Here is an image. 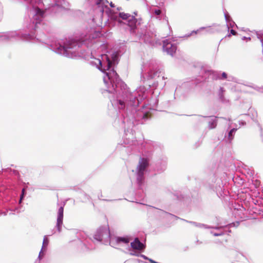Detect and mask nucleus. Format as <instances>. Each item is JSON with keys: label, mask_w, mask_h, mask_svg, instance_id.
I'll return each mask as SVG.
<instances>
[{"label": "nucleus", "mask_w": 263, "mask_h": 263, "mask_svg": "<svg viewBox=\"0 0 263 263\" xmlns=\"http://www.w3.org/2000/svg\"><path fill=\"white\" fill-rule=\"evenodd\" d=\"M163 49L168 54L172 55L175 53L177 47L175 44H173L168 40H165L163 41Z\"/></svg>", "instance_id": "f257e3e1"}, {"label": "nucleus", "mask_w": 263, "mask_h": 263, "mask_svg": "<svg viewBox=\"0 0 263 263\" xmlns=\"http://www.w3.org/2000/svg\"><path fill=\"white\" fill-rule=\"evenodd\" d=\"M148 161L146 159L142 158L141 159L139 162L138 165V176L139 177H142L144 174V172L145 168L148 166Z\"/></svg>", "instance_id": "f03ea898"}, {"label": "nucleus", "mask_w": 263, "mask_h": 263, "mask_svg": "<svg viewBox=\"0 0 263 263\" xmlns=\"http://www.w3.org/2000/svg\"><path fill=\"white\" fill-rule=\"evenodd\" d=\"M130 246L133 249L137 250H142L145 248V246L140 241L138 238H136L134 241L130 243Z\"/></svg>", "instance_id": "7ed1b4c3"}, {"label": "nucleus", "mask_w": 263, "mask_h": 263, "mask_svg": "<svg viewBox=\"0 0 263 263\" xmlns=\"http://www.w3.org/2000/svg\"><path fill=\"white\" fill-rule=\"evenodd\" d=\"M63 212H64L63 208L60 207L58 210V216L57 223L58 231L59 232L61 231V226L63 223Z\"/></svg>", "instance_id": "20e7f679"}, {"label": "nucleus", "mask_w": 263, "mask_h": 263, "mask_svg": "<svg viewBox=\"0 0 263 263\" xmlns=\"http://www.w3.org/2000/svg\"><path fill=\"white\" fill-rule=\"evenodd\" d=\"M134 16L132 15L130 18L128 20V25L132 28L135 27L137 22V19L135 18V16L137 15V13L134 12Z\"/></svg>", "instance_id": "39448f33"}, {"label": "nucleus", "mask_w": 263, "mask_h": 263, "mask_svg": "<svg viewBox=\"0 0 263 263\" xmlns=\"http://www.w3.org/2000/svg\"><path fill=\"white\" fill-rule=\"evenodd\" d=\"M132 16V15H131L130 14H129L128 13H126L124 12H120L119 13L120 17L122 18L123 20H128V19H129L130 18V17Z\"/></svg>", "instance_id": "423d86ee"}, {"label": "nucleus", "mask_w": 263, "mask_h": 263, "mask_svg": "<svg viewBox=\"0 0 263 263\" xmlns=\"http://www.w3.org/2000/svg\"><path fill=\"white\" fill-rule=\"evenodd\" d=\"M118 242H123L125 243H127L129 242V240L128 238L125 237H118L117 238Z\"/></svg>", "instance_id": "0eeeda50"}, {"label": "nucleus", "mask_w": 263, "mask_h": 263, "mask_svg": "<svg viewBox=\"0 0 263 263\" xmlns=\"http://www.w3.org/2000/svg\"><path fill=\"white\" fill-rule=\"evenodd\" d=\"M36 13L40 16H42L44 14V12L39 8H36L35 9Z\"/></svg>", "instance_id": "6e6552de"}, {"label": "nucleus", "mask_w": 263, "mask_h": 263, "mask_svg": "<svg viewBox=\"0 0 263 263\" xmlns=\"http://www.w3.org/2000/svg\"><path fill=\"white\" fill-rule=\"evenodd\" d=\"M236 129H235V128H233L232 129L230 132L229 133V139H233V132H234Z\"/></svg>", "instance_id": "1a4fd4ad"}, {"label": "nucleus", "mask_w": 263, "mask_h": 263, "mask_svg": "<svg viewBox=\"0 0 263 263\" xmlns=\"http://www.w3.org/2000/svg\"><path fill=\"white\" fill-rule=\"evenodd\" d=\"M48 240L46 236H45L43 240V246H46L48 245Z\"/></svg>", "instance_id": "9d476101"}, {"label": "nucleus", "mask_w": 263, "mask_h": 263, "mask_svg": "<svg viewBox=\"0 0 263 263\" xmlns=\"http://www.w3.org/2000/svg\"><path fill=\"white\" fill-rule=\"evenodd\" d=\"M118 102H119V104L121 106V108L123 109L125 107L124 102L120 100L118 101Z\"/></svg>", "instance_id": "9b49d317"}, {"label": "nucleus", "mask_w": 263, "mask_h": 263, "mask_svg": "<svg viewBox=\"0 0 263 263\" xmlns=\"http://www.w3.org/2000/svg\"><path fill=\"white\" fill-rule=\"evenodd\" d=\"M161 11L160 9L155 10L154 13L156 15H159L161 14Z\"/></svg>", "instance_id": "f8f14e48"}, {"label": "nucleus", "mask_w": 263, "mask_h": 263, "mask_svg": "<svg viewBox=\"0 0 263 263\" xmlns=\"http://www.w3.org/2000/svg\"><path fill=\"white\" fill-rule=\"evenodd\" d=\"M231 34L233 35H235L237 34V32L233 29H231L230 31Z\"/></svg>", "instance_id": "ddd939ff"}, {"label": "nucleus", "mask_w": 263, "mask_h": 263, "mask_svg": "<svg viewBox=\"0 0 263 263\" xmlns=\"http://www.w3.org/2000/svg\"><path fill=\"white\" fill-rule=\"evenodd\" d=\"M149 116V112H146L143 115V118L147 119L148 118Z\"/></svg>", "instance_id": "4468645a"}, {"label": "nucleus", "mask_w": 263, "mask_h": 263, "mask_svg": "<svg viewBox=\"0 0 263 263\" xmlns=\"http://www.w3.org/2000/svg\"><path fill=\"white\" fill-rule=\"evenodd\" d=\"M107 61H108V64H107L108 65H107L108 66V69H109L110 67V66H111V61L108 59Z\"/></svg>", "instance_id": "2eb2a0df"}, {"label": "nucleus", "mask_w": 263, "mask_h": 263, "mask_svg": "<svg viewBox=\"0 0 263 263\" xmlns=\"http://www.w3.org/2000/svg\"><path fill=\"white\" fill-rule=\"evenodd\" d=\"M222 77L223 79H226L227 78V74L225 72H223L222 74Z\"/></svg>", "instance_id": "dca6fc26"}, {"label": "nucleus", "mask_w": 263, "mask_h": 263, "mask_svg": "<svg viewBox=\"0 0 263 263\" xmlns=\"http://www.w3.org/2000/svg\"><path fill=\"white\" fill-rule=\"evenodd\" d=\"M22 195H21V200H22V198H23V196H24V192H25V189H23L22 190Z\"/></svg>", "instance_id": "f3484780"}, {"label": "nucleus", "mask_w": 263, "mask_h": 263, "mask_svg": "<svg viewBox=\"0 0 263 263\" xmlns=\"http://www.w3.org/2000/svg\"><path fill=\"white\" fill-rule=\"evenodd\" d=\"M101 2V0H97L96 1V4L97 5H99Z\"/></svg>", "instance_id": "a211bd4d"}, {"label": "nucleus", "mask_w": 263, "mask_h": 263, "mask_svg": "<svg viewBox=\"0 0 263 263\" xmlns=\"http://www.w3.org/2000/svg\"><path fill=\"white\" fill-rule=\"evenodd\" d=\"M41 256V252H40V254H39V257L40 258Z\"/></svg>", "instance_id": "6ab92c4d"}]
</instances>
